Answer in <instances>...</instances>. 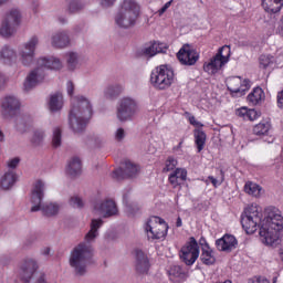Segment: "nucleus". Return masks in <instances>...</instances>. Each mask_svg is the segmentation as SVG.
Segmentation results:
<instances>
[{"instance_id": "nucleus-6", "label": "nucleus", "mask_w": 283, "mask_h": 283, "mask_svg": "<svg viewBox=\"0 0 283 283\" xmlns=\"http://www.w3.org/2000/svg\"><path fill=\"white\" fill-rule=\"evenodd\" d=\"M143 229L149 242H163L167 238L169 224L165 219L153 216L144 222Z\"/></svg>"}, {"instance_id": "nucleus-25", "label": "nucleus", "mask_w": 283, "mask_h": 283, "mask_svg": "<svg viewBox=\"0 0 283 283\" xmlns=\"http://www.w3.org/2000/svg\"><path fill=\"white\" fill-rule=\"evenodd\" d=\"M218 251H233L238 247V239L232 234H226L216 241Z\"/></svg>"}, {"instance_id": "nucleus-59", "label": "nucleus", "mask_w": 283, "mask_h": 283, "mask_svg": "<svg viewBox=\"0 0 283 283\" xmlns=\"http://www.w3.org/2000/svg\"><path fill=\"white\" fill-rule=\"evenodd\" d=\"M176 227H182V219L180 217L177 218Z\"/></svg>"}, {"instance_id": "nucleus-36", "label": "nucleus", "mask_w": 283, "mask_h": 283, "mask_svg": "<svg viewBox=\"0 0 283 283\" xmlns=\"http://www.w3.org/2000/svg\"><path fill=\"white\" fill-rule=\"evenodd\" d=\"M81 171H83V164L81 163V158L72 157L67 164L66 172L69 176H80Z\"/></svg>"}, {"instance_id": "nucleus-27", "label": "nucleus", "mask_w": 283, "mask_h": 283, "mask_svg": "<svg viewBox=\"0 0 283 283\" xmlns=\"http://www.w3.org/2000/svg\"><path fill=\"white\" fill-rule=\"evenodd\" d=\"M135 269L137 273L145 274L149 271V259L145 255L142 250L136 251V263Z\"/></svg>"}, {"instance_id": "nucleus-19", "label": "nucleus", "mask_w": 283, "mask_h": 283, "mask_svg": "<svg viewBox=\"0 0 283 283\" xmlns=\"http://www.w3.org/2000/svg\"><path fill=\"white\" fill-rule=\"evenodd\" d=\"M273 124L271 118L265 117L259 124L253 127L254 136H268V143H275V137H273Z\"/></svg>"}, {"instance_id": "nucleus-39", "label": "nucleus", "mask_w": 283, "mask_h": 283, "mask_svg": "<svg viewBox=\"0 0 283 283\" xmlns=\"http://www.w3.org/2000/svg\"><path fill=\"white\" fill-rule=\"evenodd\" d=\"M244 191L249 196H253V198H260L263 193L262 186H260L255 182H252V181L245 182Z\"/></svg>"}, {"instance_id": "nucleus-29", "label": "nucleus", "mask_w": 283, "mask_h": 283, "mask_svg": "<svg viewBox=\"0 0 283 283\" xmlns=\"http://www.w3.org/2000/svg\"><path fill=\"white\" fill-rule=\"evenodd\" d=\"M19 177H17V171L14 170H7L4 172V176L0 179V187L1 189H4V191H8V189H12L14 185L17 184V180Z\"/></svg>"}, {"instance_id": "nucleus-30", "label": "nucleus", "mask_w": 283, "mask_h": 283, "mask_svg": "<svg viewBox=\"0 0 283 283\" xmlns=\"http://www.w3.org/2000/svg\"><path fill=\"white\" fill-rule=\"evenodd\" d=\"M168 180L175 189H176V187H180V182H185V180H187V169L176 168L169 175Z\"/></svg>"}, {"instance_id": "nucleus-44", "label": "nucleus", "mask_w": 283, "mask_h": 283, "mask_svg": "<svg viewBox=\"0 0 283 283\" xmlns=\"http://www.w3.org/2000/svg\"><path fill=\"white\" fill-rule=\"evenodd\" d=\"M44 138H45V132L39 129V130L34 132L31 142L33 143V145H41V143H43Z\"/></svg>"}, {"instance_id": "nucleus-37", "label": "nucleus", "mask_w": 283, "mask_h": 283, "mask_svg": "<svg viewBox=\"0 0 283 283\" xmlns=\"http://www.w3.org/2000/svg\"><path fill=\"white\" fill-rule=\"evenodd\" d=\"M259 67L261 70H275L277 67V62L275 56L263 54L259 57Z\"/></svg>"}, {"instance_id": "nucleus-16", "label": "nucleus", "mask_w": 283, "mask_h": 283, "mask_svg": "<svg viewBox=\"0 0 283 283\" xmlns=\"http://www.w3.org/2000/svg\"><path fill=\"white\" fill-rule=\"evenodd\" d=\"M45 78V72L41 67L32 70L25 77L23 82V92H32L34 87L41 85V82Z\"/></svg>"}, {"instance_id": "nucleus-12", "label": "nucleus", "mask_w": 283, "mask_h": 283, "mask_svg": "<svg viewBox=\"0 0 283 283\" xmlns=\"http://www.w3.org/2000/svg\"><path fill=\"white\" fill-rule=\"evenodd\" d=\"M180 260L186 263L187 266H193L196 260L200 258V247H198V241L196 238L191 237L189 242H187L180 250Z\"/></svg>"}, {"instance_id": "nucleus-32", "label": "nucleus", "mask_w": 283, "mask_h": 283, "mask_svg": "<svg viewBox=\"0 0 283 283\" xmlns=\"http://www.w3.org/2000/svg\"><path fill=\"white\" fill-rule=\"evenodd\" d=\"M235 116L242 118L243 120H258L260 114L258 111L253 108H249L247 106L240 107L235 109Z\"/></svg>"}, {"instance_id": "nucleus-58", "label": "nucleus", "mask_w": 283, "mask_h": 283, "mask_svg": "<svg viewBox=\"0 0 283 283\" xmlns=\"http://www.w3.org/2000/svg\"><path fill=\"white\" fill-rule=\"evenodd\" d=\"M42 255H50V248H44L41 251Z\"/></svg>"}, {"instance_id": "nucleus-60", "label": "nucleus", "mask_w": 283, "mask_h": 283, "mask_svg": "<svg viewBox=\"0 0 283 283\" xmlns=\"http://www.w3.org/2000/svg\"><path fill=\"white\" fill-rule=\"evenodd\" d=\"M3 140H4L3 132L0 130V143H3Z\"/></svg>"}, {"instance_id": "nucleus-26", "label": "nucleus", "mask_w": 283, "mask_h": 283, "mask_svg": "<svg viewBox=\"0 0 283 283\" xmlns=\"http://www.w3.org/2000/svg\"><path fill=\"white\" fill-rule=\"evenodd\" d=\"M168 277L171 283H182L187 281V272L180 265H171L168 270Z\"/></svg>"}, {"instance_id": "nucleus-33", "label": "nucleus", "mask_w": 283, "mask_h": 283, "mask_svg": "<svg viewBox=\"0 0 283 283\" xmlns=\"http://www.w3.org/2000/svg\"><path fill=\"white\" fill-rule=\"evenodd\" d=\"M262 8L268 14H277L282 11L283 0H262Z\"/></svg>"}, {"instance_id": "nucleus-22", "label": "nucleus", "mask_w": 283, "mask_h": 283, "mask_svg": "<svg viewBox=\"0 0 283 283\" xmlns=\"http://www.w3.org/2000/svg\"><path fill=\"white\" fill-rule=\"evenodd\" d=\"M70 33L67 31H57L51 36V45L56 50H63L70 48Z\"/></svg>"}, {"instance_id": "nucleus-20", "label": "nucleus", "mask_w": 283, "mask_h": 283, "mask_svg": "<svg viewBox=\"0 0 283 283\" xmlns=\"http://www.w3.org/2000/svg\"><path fill=\"white\" fill-rule=\"evenodd\" d=\"M38 67L40 70H53L59 72V70H63V61L56 56H42L38 59Z\"/></svg>"}, {"instance_id": "nucleus-50", "label": "nucleus", "mask_w": 283, "mask_h": 283, "mask_svg": "<svg viewBox=\"0 0 283 283\" xmlns=\"http://www.w3.org/2000/svg\"><path fill=\"white\" fill-rule=\"evenodd\" d=\"M71 207H74V209H82L83 207V199L78 196L71 197L70 199Z\"/></svg>"}, {"instance_id": "nucleus-17", "label": "nucleus", "mask_w": 283, "mask_h": 283, "mask_svg": "<svg viewBox=\"0 0 283 283\" xmlns=\"http://www.w3.org/2000/svg\"><path fill=\"white\" fill-rule=\"evenodd\" d=\"M140 171V166L126 160L124 163V169L117 168L113 171L112 178L114 180H123L124 178H135V176H138Z\"/></svg>"}, {"instance_id": "nucleus-9", "label": "nucleus", "mask_w": 283, "mask_h": 283, "mask_svg": "<svg viewBox=\"0 0 283 283\" xmlns=\"http://www.w3.org/2000/svg\"><path fill=\"white\" fill-rule=\"evenodd\" d=\"M231 59V48L228 45L221 46L217 54L210 57L208 61L203 63V72L213 76L218 74L221 70H224L227 63H229Z\"/></svg>"}, {"instance_id": "nucleus-8", "label": "nucleus", "mask_w": 283, "mask_h": 283, "mask_svg": "<svg viewBox=\"0 0 283 283\" xmlns=\"http://www.w3.org/2000/svg\"><path fill=\"white\" fill-rule=\"evenodd\" d=\"M174 81H176V75L169 65H159L150 73V84L155 90H169Z\"/></svg>"}, {"instance_id": "nucleus-46", "label": "nucleus", "mask_w": 283, "mask_h": 283, "mask_svg": "<svg viewBox=\"0 0 283 283\" xmlns=\"http://www.w3.org/2000/svg\"><path fill=\"white\" fill-rule=\"evenodd\" d=\"M52 146L55 148L61 147V128H54Z\"/></svg>"}, {"instance_id": "nucleus-1", "label": "nucleus", "mask_w": 283, "mask_h": 283, "mask_svg": "<svg viewBox=\"0 0 283 283\" xmlns=\"http://www.w3.org/2000/svg\"><path fill=\"white\" fill-rule=\"evenodd\" d=\"M241 224L245 233L252 235L260 229V238L266 247H273L283 238V216L276 207H268L262 220V208L258 203H251L241 213Z\"/></svg>"}, {"instance_id": "nucleus-35", "label": "nucleus", "mask_w": 283, "mask_h": 283, "mask_svg": "<svg viewBox=\"0 0 283 283\" xmlns=\"http://www.w3.org/2000/svg\"><path fill=\"white\" fill-rule=\"evenodd\" d=\"M48 105H49L50 112H61L64 105L63 94L61 93L52 94L49 98Z\"/></svg>"}, {"instance_id": "nucleus-21", "label": "nucleus", "mask_w": 283, "mask_h": 283, "mask_svg": "<svg viewBox=\"0 0 283 283\" xmlns=\"http://www.w3.org/2000/svg\"><path fill=\"white\" fill-rule=\"evenodd\" d=\"M0 61L3 65H17V61H19V54L17 50L12 46L4 45L0 50Z\"/></svg>"}, {"instance_id": "nucleus-43", "label": "nucleus", "mask_w": 283, "mask_h": 283, "mask_svg": "<svg viewBox=\"0 0 283 283\" xmlns=\"http://www.w3.org/2000/svg\"><path fill=\"white\" fill-rule=\"evenodd\" d=\"M176 167H178V159H176L174 157H168L165 161L163 171L164 172L174 171V169H176Z\"/></svg>"}, {"instance_id": "nucleus-49", "label": "nucleus", "mask_w": 283, "mask_h": 283, "mask_svg": "<svg viewBox=\"0 0 283 283\" xmlns=\"http://www.w3.org/2000/svg\"><path fill=\"white\" fill-rule=\"evenodd\" d=\"M155 54H164L167 52V44L164 42H154Z\"/></svg>"}, {"instance_id": "nucleus-31", "label": "nucleus", "mask_w": 283, "mask_h": 283, "mask_svg": "<svg viewBox=\"0 0 283 283\" xmlns=\"http://www.w3.org/2000/svg\"><path fill=\"white\" fill-rule=\"evenodd\" d=\"M265 98L266 95L264 94L262 87H254L252 92L249 93L247 101L249 105H262Z\"/></svg>"}, {"instance_id": "nucleus-24", "label": "nucleus", "mask_w": 283, "mask_h": 283, "mask_svg": "<svg viewBox=\"0 0 283 283\" xmlns=\"http://www.w3.org/2000/svg\"><path fill=\"white\" fill-rule=\"evenodd\" d=\"M200 244L202 245L200 255L202 264H206V266L216 264V254H213V250L209 247V243L205 239H201Z\"/></svg>"}, {"instance_id": "nucleus-41", "label": "nucleus", "mask_w": 283, "mask_h": 283, "mask_svg": "<svg viewBox=\"0 0 283 283\" xmlns=\"http://www.w3.org/2000/svg\"><path fill=\"white\" fill-rule=\"evenodd\" d=\"M67 10L71 14H76V12H81L83 8H85V1L83 0H66Z\"/></svg>"}, {"instance_id": "nucleus-40", "label": "nucleus", "mask_w": 283, "mask_h": 283, "mask_svg": "<svg viewBox=\"0 0 283 283\" xmlns=\"http://www.w3.org/2000/svg\"><path fill=\"white\" fill-rule=\"evenodd\" d=\"M195 143L197 145L198 154L205 149V145L207 143V134L202 132L200 128L195 129Z\"/></svg>"}, {"instance_id": "nucleus-57", "label": "nucleus", "mask_w": 283, "mask_h": 283, "mask_svg": "<svg viewBox=\"0 0 283 283\" xmlns=\"http://www.w3.org/2000/svg\"><path fill=\"white\" fill-rule=\"evenodd\" d=\"M6 83V75L0 72V85H3Z\"/></svg>"}, {"instance_id": "nucleus-3", "label": "nucleus", "mask_w": 283, "mask_h": 283, "mask_svg": "<svg viewBox=\"0 0 283 283\" xmlns=\"http://www.w3.org/2000/svg\"><path fill=\"white\" fill-rule=\"evenodd\" d=\"M45 196V181L38 179L33 184V188L31 191V211H42L44 216H48V218H52L53 216H57L59 211H61V205L57 202H45L41 203L43 200V197Z\"/></svg>"}, {"instance_id": "nucleus-13", "label": "nucleus", "mask_w": 283, "mask_h": 283, "mask_svg": "<svg viewBox=\"0 0 283 283\" xmlns=\"http://www.w3.org/2000/svg\"><path fill=\"white\" fill-rule=\"evenodd\" d=\"M226 85L232 96H244V93L251 87V81L241 76H231L226 80Z\"/></svg>"}, {"instance_id": "nucleus-53", "label": "nucleus", "mask_w": 283, "mask_h": 283, "mask_svg": "<svg viewBox=\"0 0 283 283\" xmlns=\"http://www.w3.org/2000/svg\"><path fill=\"white\" fill-rule=\"evenodd\" d=\"M189 123L190 125H193V127H196L197 129H202V127H205V125L200 123L198 119H196L195 116L189 117Z\"/></svg>"}, {"instance_id": "nucleus-15", "label": "nucleus", "mask_w": 283, "mask_h": 283, "mask_svg": "<svg viewBox=\"0 0 283 283\" xmlns=\"http://www.w3.org/2000/svg\"><path fill=\"white\" fill-rule=\"evenodd\" d=\"M94 213L102 218H112V216H118V207L114 200L105 199L95 203Z\"/></svg>"}, {"instance_id": "nucleus-42", "label": "nucleus", "mask_w": 283, "mask_h": 283, "mask_svg": "<svg viewBox=\"0 0 283 283\" xmlns=\"http://www.w3.org/2000/svg\"><path fill=\"white\" fill-rule=\"evenodd\" d=\"M120 92H123V85L112 84L105 87L104 96H106V98H114V96H118Z\"/></svg>"}, {"instance_id": "nucleus-14", "label": "nucleus", "mask_w": 283, "mask_h": 283, "mask_svg": "<svg viewBox=\"0 0 283 283\" xmlns=\"http://www.w3.org/2000/svg\"><path fill=\"white\" fill-rule=\"evenodd\" d=\"M0 107L3 116H12V114L21 109V99L13 94L6 95L1 98Z\"/></svg>"}, {"instance_id": "nucleus-52", "label": "nucleus", "mask_w": 283, "mask_h": 283, "mask_svg": "<svg viewBox=\"0 0 283 283\" xmlns=\"http://www.w3.org/2000/svg\"><path fill=\"white\" fill-rule=\"evenodd\" d=\"M174 3V0H170L168 2H166L158 11H157V14L159 17H163L167 10H169V8H171V4Z\"/></svg>"}, {"instance_id": "nucleus-28", "label": "nucleus", "mask_w": 283, "mask_h": 283, "mask_svg": "<svg viewBox=\"0 0 283 283\" xmlns=\"http://www.w3.org/2000/svg\"><path fill=\"white\" fill-rule=\"evenodd\" d=\"M22 19L23 15L21 14V10L18 8H12L4 13L2 21H7V23H11V25L19 28L21 25Z\"/></svg>"}, {"instance_id": "nucleus-56", "label": "nucleus", "mask_w": 283, "mask_h": 283, "mask_svg": "<svg viewBox=\"0 0 283 283\" xmlns=\"http://www.w3.org/2000/svg\"><path fill=\"white\" fill-rule=\"evenodd\" d=\"M114 3H116V0H101V6H103V8H111Z\"/></svg>"}, {"instance_id": "nucleus-18", "label": "nucleus", "mask_w": 283, "mask_h": 283, "mask_svg": "<svg viewBox=\"0 0 283 283\" xmlns=\"http://www.w3.org/2000/svg\"><path fill=\"white\" fill-rule=\"evenodd\" d=\"M177 59L181 65H196L198 63V52L189 44H185L177 53Z\"/></svg>"}, {"instance_id": "nucleus-45", "label": "nucleus", "mask_w": 283, "mask_h": 283, "mask_svg": "<svg viewBox=\"0 0 283 283\" xmlns=\"http://www.w3.org/2000/svg\"><path fill=\"white\" fill-rule=\"evenodd\" d=\"M209 181L211 182V185L218 189V187H220V185H222V182H224V176L221 177V179H217L213 176H209L208 179L203 180V182L206 185H209Z\"/></svg>"}, {"instance_id": "nucleus-2", "label": "nucleus", "mask_w": 283, "mask_h": 283, "mask_svg": "<svg viewBox=\"0 0 283 283\" xmlns=\"http://www.w3.org/2000/svg\"><path fill=\"white\" fill-rule=\"evenodd\" d=\"M94 114L92 102L90 98L77 95L71 98V111L69 113V126L75 134H78L85 129L90 118Z\"/></svg>"}, {"instance_id": "nucleus-23", "label": "nucleus", "mask_w": 283, "mask_h": 283, "mask_svg": "<svg viewBox=\"0 0 283 283\" xmlns=\"http://www.w3.org/2000/svg\"><path fill=\"white\" fill-rule=\"evenodd\" d=\"M66 67L69 72H76L81 69L83 56L76 51H69L64 54Z\"/></svg>"}, {"instance_id": "nucleus-47", "label": "nucleus", "mask_w": 283, "mask_h": 283, "mask_svg": "<svg viewBox=\"0 0 283 283\" xmlns=\"http://www.w3.org/2000/svg\"><path fill=\"white\" fill-rule=\"evenodd\" d=\"M142 54L144 56H148L149 59H151V56H156V49L154 44L144 46L142 50Z\"/></svg>"}, {"instance_id": "nucleus-48", "label": "nucleus", "mask_w": 283, "mask_h": 283, "mask_svg": "<svg viewBox=\"0 0 283 283\" xmlns=\"http://www.w3.org/2000/svg\"><path fill=\"white\" fill-rule=\"evenodd\" d=\"M19 163H21V159L19 157H13L7 161V169L8 171H14L17 167H19Z\"/></svg>"}, {"instance_id": "nucleus-11", "label": "nucleus", "mask_w": 283, "mask_h": 283, "mask_svg": "<svg viewBox=\"0 0 283 283\" xmlns=\"http://www.w3.org/2000/svg\"><path fill=\"white\" fill-rule=\"evenodd\" d=\"M138 114V102L133 97H123L117 105L116 117L120 123L133 120Z\"/></svg>"}, {"instance_id": "nucleus-34", "label": "nucleus", "mask_w": 283, "mask_h": 283, "mask_svg": "<svg viewBox=\"0 0 283 283\" xmlns=\"http://www.w3.org/2000/svg\"><path fill=\"white\" fill-rule=\"evenodd\" d=\"M103 227V221L101 219H92L91 229L85 235V241L90 244L98 238V230Z\"/></svg>"}, {"instance_id": "nucleus-4", "label": "nucleus", "mask_w": 283, "mask_h": 283, "mask_svg": "<svg viewBox=\"0 0 283 283\" xmlns=\"http://www.w3.org/2000/svg\"><path fill=\"white\" fill-rule=\"evenodd\" d=\"M140 17V4L136 0H123L115 13L114 21L118 28H134Z\"/></svg>"}, {"instance_id": "nucleus-38", "label": "nucleus", "mask_w": 283, "mask_h": 283, "mask_svg": "<svg viewBox=\"0 0 283 283\" xmlns=\"http://www.w3.org/2000/svg\"><path fill=\"white\" fill-rule=\"evenodd\" d=\"M14 34H17V27L6 20H2L0 24V36H3V39H10V36H14Z\"/></svg>"}, {"instance_id": "nucleus-51", "label": "nucleus", "mask_w": 283, "mask_h": 283, "mask_svg": "<svg viewBox=\"0 0 283 283\" xmlns=\"http://www.w3.org/2000/svg\"><path fill=\"white\" fill-rule=\"evenodd\" d=\"M125 136H126V133H125V128L123 127L117 128L114 133V138L115 140H117V143L125 140Z\"/></svg>"}, {"instance_id": "nucleus-10", "label": "nucleus", "mask_w": 283, "mask_h": 283, "mask_svg": "<svg viewBox=\"0 0 283 283\" xmlns=\"http://www.w3.org/2000/svg\"><path fill=\"white\" fill-rule=\"evenodd\" d=\"M39 48V36L33 35L19 49V61L24 67H30L34 63Z\"/></svg>"}, {"instance_id": "nucleus-55", "label": "nucleus", "mask_w": 283, "mask_h": 283, "mask_svg": "<svg viewBox=\"0 0 283 283\" xmlns=\"http://www.w3.org/2000/svg\"><path fill=\"white\" fill-rule=\"evenodd\" d=\"M66 92H67L69 96H73V94H74V83L72 81H69L66 83Z\"/></svg>"}, {"instance_id": "nucleus-61", "label": "nucleus", "mask_w": 283, "mask_h": 283, "mask_svg": "<svg viewBox=\"0 0 283 283\" xmlns=\"http://www.w3.org/2000/svg\"><path fill=\"white\" fill-rule=\"evenodd\" d=\"M3 3H8V0H0V6H3Z\"/></svg>"}, {"instance_id": "nucleus-7", "label": "nucleus", "mask_w": 283, "mask_h": 283, "mask_svg": "<svg viewBox=\"0 0 283 283\" xmlns=\"http://www.w3.org/2000/svg\"><path fill=\"white\" fill-rule=\"evenodd\" d=\"M39 263L32 258H25L18 264L17 273L24 283H30L34 277L33 283H50L48 282V275L43 272H38Z\"/></svg>"}, {"instance_id": "nucleus-54", "label": "nucleus", "mask_w": 283, "mask_h": 283, "mask_svg": "<svg viewBox=\"0 0 283 283\" xmlns=\"http://www.w3.org/2000/svg\"><path fill=\"white\" fill-rule=\"evenodd\" d=\"M248 283H270L269 280L265 277L259 276V277H252L248 281Z\"/></svg>"}, {"instance_id": "nucleus-5", "label": "nucleus", "mask_w": 283, "mask_h": 283, "mask_svg": "<svg viewBox=\"0 0 283 283\" xmlns=\"http://www.w3.org/2000/svg\"><path fill=\"white\" fill-rule=\"evenodd\" d=\"M94 253V249L92 245L82 242L77 244L70 253L69 256V266L75 273V275H85L87 273V262L92 254Z\"/></svg>"}]
</instances>
